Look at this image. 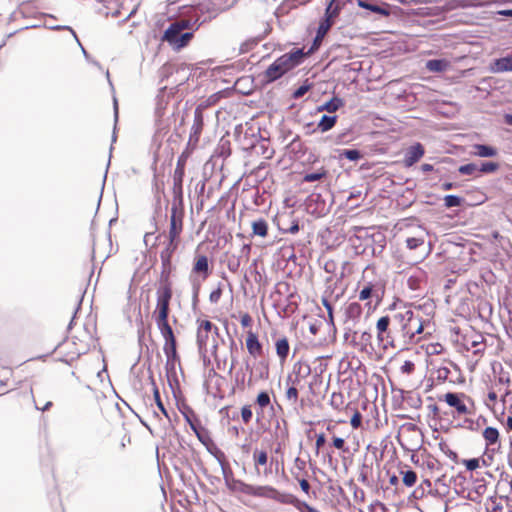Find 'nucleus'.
<instances>
[{
	"label": "nucleus",
	"mask_w": 512,
	"mask_h": 512,
	"mask_svg": "<svg viewBox=\"0 0 512 512\" xmlns=\"http://www.w3.org/2000/svg\"><path fill=\"white\" fill-rule=\"evenodd\" d=\"M203 21L199 18L178 19L170 23L162 35V40L167 42L174 51H180L185 48L194 37V31L197 30Z\"/></svg>",
	"instance_id": "nucleus-1"
},
{
	"label": "nucleus",
	"mask_w": 512,
	"mask_h": 512,
	"mask_svg": "<svg viewBox=\"0 0 512 512\" xmlns=\"http://www.w3.org/2000/svg\"><path fill=\"white\" fill-rule=\"evenodd\" d=\"M357 6L363 11L356 14L363 18H369L371 15H376L377 19L388 17L391 14L398 16L402 12V9L398 6L386 2L378 4V2L373 0H357Z\"/></svg>",
	"instance_id": "nucleus-2"
},
{
	"label": "nucleus",
	"mask_w": 512,
	"mask_h": 512,
	"mask_svg": "<svg viewBox=\"0 0 512 512\" xmlns=\"http://www.w3.org/2000/svg\"><path fill=\"white\" fill-rule=\"evenodd\" d=\"M484 4L481 0H445L443 4L431 7V17L443 18L453 10L480 8Z\"/></svg>",
	"instance_id": "nucleus-3"
},
{
	"label": "nucleus",
	"mask_w": 512,
	"mask_h": 512,
	"mask_svg": "<svg viewBox=\"0 0 512 512\" xmlns=\"http://www.w3.org/2000/svg\"><path fill=\"white\" fill-rule=\"evenodd\" d=\"M156 307L153 312L155 321L168 320L170 314V302L173 296L172 286H160L157 288Z\"/></svg>",
	"instance_id": "nucleus-4"
},
{
	"label": "nucleus",
	"mask_w": 512,
	"mask_h": 512,
	"mask_svg": "<svg viewBox=\"0 0 512 512\" xmlns=\"http://www.w3.org/2000/svg\"><path fill=\"white\" fill-rule=\"evenodd\" d=\"M155 323L158 330L160 331L161 336L165 340L163 345V352H167L170 350L172 352L174 350H177V339L168 320L155 321Z\"/></svg>",
	"instance_id": "nucleus-5"
},
{
	"label": "nucleus",
	"mask_w": 512,
	"mask_h": 512,
	"mask_svg": "<svg viewBox=\"0 0 512 512\" xmlns=\"http://www.w3.org/2000/svg\"><path fill=\"white\" fill-rule=\"evenodd\" d=\"M425 154L424 145L420 142H415L410 145L404 152L402 163L404 167L410 168L418 163Z\"/></svg>",
	"instance_id": "nucleus-6"
},
{
	"label": "nucleus",
	"mask_w": 512,
	"mask_h": 512,
	"mask_svg": "<svg viewBox=\"0 0 512 512\" xmlns=\"http://www.w3.org/2000/svg\"><path fill=\"white\" fill-rule=\"evenodd\" d=\"M456 160L451 157H442L436 162V176L439 181L444 178H453L456 173Z\"/></svg>",
	"instance_id": "nucleus-7"
},
{
	"label": "nucleus",
	"mask_w": 512,
	"mask_h": 512,
	"mask_svg": "<svg viewBox=\"0 0 512 512\" xmlns=\"http://www.w3.org/2000/svg\"><path fill=\"white\" fill-rule=\"evenodd\" d=\"M466 397L463 393L447 392L440 396L439 401H444L448 406L454 408L458 414H468L469 409L462 398Z\"/></svg>",
	"instance_id": "nucleus-8"
},
{
	"label": "nucleus",
	"mask_w": 512,
	"mask_h": 512,
	"mask_svg": "<svg viewBox=\"0 0 512 512\" xmlns=\"http://www.w3.org/2000/svg\"><path fill=\"white\" fill-rule=\"evenodd\" d=\"M183 217L184 210H176L175 208L170 209L168 238H179L183 230Z\"/></svg>",
	"instance_id": "nucleus-9"
},
{
	"label": "nucleus",
	"mask_w": 512,
	"mask_h": 512,
	"mask_svg": "<svg viewBox=\"0 0 512 512\" xmlns=\"http://www.w3.org/2000/svg\"><path fill=\"white\" fill-rule=\"evenodd\" d=\"M307 209L315 217L324 216L328 209L321 194H311L307 199Z\"/></svg>",
	"instance_id": "nucleus-10"
},
{
	"label": "nucleus",
	"mask_w": 512,
	"mask_h": 512,
	"mask_svg": "<svg viewBox=\"0 0 512 512\" xmlns=\"http://www.w3.org/2000/svg\"><path fill=\"white\" fill-rule=\"evenodd\" d=\"M192 12L195 18L198 17L199 19L200 16L204 14H209V19L215 18L220 14L213 0H198L197 2H194Z\"/></svg>",
	"instance_id": "nucleus-11"
},
{
	"label": "nucleus",
	"mask_w": 512,
	"mask_h": 512,
	"mask_svg": "<svg viewBox=\"0 0 512 512\" xmlns=\"http://www.w3.org/2000/svg\"><path fill=\"white\" fill-rule=\"evenodd\" d=\"M391 319L388 315L382 316L376 323L377 340L383 349H387L389 346L394 347V340L387 341L385 343L384 335L389 331Z\"/></svg>",
	"instance_id": "nucleus-12"
},
{
	"label": "nucleus",
	"mask_w": 512,
	"mask_h": 512,
	"mask_svg": "<svg viewBox=\"0 0 512 512\" xmlns=\"http://www.w3.org/2000/svg\"><path fill=\"white\" fill-rule=\"evenodd\" d=\"M177 408L182 414L185 422L189 425L190 429L193 430L196 427H200L201 421L195 411L185 401H177Z\"/></svg>",
	"instance_id": "nucleus-13"
},
{
	"label": "nucleus",
	"mask_w": 512,
	"mask_h": 512,
	"mask_svg": "<svg viewBox=\"0 0 512 512\" xmlns=\"http://www.w3.org/2000/svg\"><path fill=\"white\" fill-rule=\"evenodd\" d=\"M491 73L512 72V53L505 56L494 58L488 66Z\"/></svg>",
	"instance_id": "nucleus-14"
},
{
	"label": "nucleus",
	"mask_w": 512,
	"mask_h": 512,
	"mask_svg": "<svg viewBox=\"0 0 512 512\" xmlns=\"http://www.w3.org/2000/svg\"><path fill=\"white\" fill-rule=\"evenodd\" d=\"M222 472H223V476H224V480H225V485L230 491L241 492L243 494L248 495L250 484L244 482L243 480L236 479L233 476L232 472L227 474L225 468L222 469Z\"/></svg>",
	"instance_id": "nucleus-15"
},
{
	"label": "nucleus",
	"mask_w": 512,
	"mask_h": 512,
	"mask_svg": "<svg viewBox=\"0 0 512 512\" xmlns=\"http://www.w3.org/2000/svg\"><path fill=\"white\" fill-rule=\"evenodd\" d=\"M204 127V115L200 107H197L194 111V120L191 127L189 141L198 143L202 130Z\"/></svg>",
	"instance_id": "nucleus-16"
},
{
	"label": "nucleus",
	"mask_w": 512,
	"mask_h": 512,
	"mask_svg": "<svg viewBox=\"0 0 512 512\" xmlns=\"http://www.w3.org/2000/svg\"><path fill=\"white\" fill-rule=\"evenodd\" d=\"M249 496L253 497H263V498H269L274 499L277 495H279V491L270 485H249Z\"/></svg>",
	"instance_id": "nucleus-17"
},
{
	"label": "nucleus",
	"mask_w": 512,
	"mask_h": 512,
	"mask_svg": "<svg viewBox=\"0 0 512 512\" xmlns=\"http://www.w3.org/2000/svg\"><path fill=\"white\" fill-rule=\"evenodd\" d=\"M337 120L338 116L336 114H323L317 122L316 127L311 131L308 130L307 133H314L316 131L321 133L328 132L336 125Z\"/></svg>",
	"instance_id": "nucleus-18"
},
{
	"label": "nucleus",
	"mask_w": 512,
	"mask_h": 512,
	"mask_svg": "<svg viewBox=\"0 0 512 512\" xmlns=\"http://www.w3.org/2000/svg\"><path fill=\"white\" fill-rule=\"evenodd\" d=\"M362 315V306L358 302H351L345 308L344 324H352L353 326L359 321Z\"/></svg>",
	"instance_id": "nucleus-19"
},
{
	"label": "nucleus",
	"mask_w": 512,
	"mask_h": 512,
	"mask_svg": "<svg viewBox=\"0 0 512 512\" xmlns=\"http://www.w3.org/2000/svg\"><path fill=\"white\" fill-rule=\"evenodd\" d=\"M473 149V155L479 158H494L499 154L497 147L486 143H476Z\"/></svg>",
	"instance_id": "nucleus-20"
},
{
	"label": "nucleus",
	"mask_w": 512,
	"mask_h": 512,
	"mask_svg": "<svg viewBox=\"0 0 512 512\" xmlns=\"http://www.w3.org/2000/svg\"><path fill=\"white\" fill-rule=\"evenodd\" d=\"M192 272L194 273H202L203 279H206L211 273L209 267V259L204 254H198L194 258Z\"/></svg>",
	"instance_id": "nucleus-21"
},
{
	"label": "nucleus",
	"mask_w": 512,
	"mask_h": 512,
	"mask_svg": "<svg viewBox=\"0 0 512 512\" xmlns=\"http://www.w3.org/2000/svg\"><path fill=\"white\" fill-rule=\"evenodd\" d=\"M451 63L446 58H433L426 61L425 67L429 72L443 73L446 72Z\"/></svg>",
	"instance_id": "nucleus-22"
},
{
	"label": "nucleus",
	"mask_w": 512,
	"mask_h": 512,
	"mask_svg": "<svg viewBox=\"0 0 512 512\" xmlns=\"http://www.w3.org/2000/svg\"><path fill=\"white\" fill-rule=\"evenodd\" d=\"M345 105V101L343 98L339 96H332L330 99L325 101L323 104L317 107L318 112L326 111L328 114H332L338 109L342 108Z\"/></svg>",
	"instance_id": "nucleus-23"
},
{
	"label": "nucleus",
	"mask_w": 512,
	"mask_h": 512,
	"mask_svg": "<svg viewBox=\"0 0 512 512\" xmlns=\"http://www.w3.org/2000/svg\"><path fill=\"white\" fill-rule=\"evenodd\" d=\"M246 347L248 353L253 357H257L258 355H260L262 351V344L258 339V335L253 331H249L247 334Z\"/></svg>",
	"instance_id": "nucleus-24"
},
{
	"label": "nucleus",
	"mask_w": 512,
	"mask_h": 512,
	"mask_svg": "<svg viewBox=\"0 0 512 512\" xmlns=\"http://www.w3.org/2000/svg\"><path fill=\"white\" fill-rule=\"evenodd\" d=\"M284 71L277 65L275 60L264 71V83L270 84L284 76Z\"/></svg>",
	"instance_id": "nucleus-25"
},
{
	"label": "nucleus",
	"mask_w": 512,
	"mask_h": 512,
	"mask_svg": "<svg viewBox=\"0 0 512 512\" xmlns=\"http://www.w3.org/2000/svg\"><path fill=\"white\" fill-rule=\"evenodd\" d=\"M179 238H168L164 249L160 252L161 262L172 261L173 254L178 248Z\"/></svg>",
	"instance_id": "nucleus-26"
},
{
	"label": "nucleus",
	"mask_w": 512,
	"mask_h": 512,
	"mask_svg": "<svg viewBox=\"0 0 512 512\" xmlns=\"http://www.w3.org/2000/svg\"><path fill=\"white\" fill-rule=\"evenodd\" d=\"M162 270L159 278L160 286H172L171 274L175 269L172 261L161 262Z\"/></svg>",
	"instance_id": "nucleus-27"
},
{
	"label": "nucleus",
	"mask_w": 512,
	"mask_h": 512,
	"mask_svg": "<svg viewBox=\"0 0 512 512\" xmlns=\"http://www.w3.org/2000/svg\"><path fill=\"white\" fill-rule=\"evenodd\" d=\"M335 151L339 160L345 158L351 162H357L364 157V153L356 148L336 149Z\"/></svg>",
	"instance_id": "nucleus-28"
},
{
	"label": "nucleus",
	"mask_w": 512,
	"mask_h": 512,
	"mask_svg": "<svg viewBox=\"0 0 512 512\" xmlns=\"http://www.w3.org/2000/svg\"><path fill=\"white\" fill-rule=\"evenodd\" d=\"M186 65H175L171 63H165L159 70V76L161 82L167 80L172 74L179 73L180 71L186 70Z\"/></svg>",
	"instance_id": "nucleus-29"
},
{
	"label": "nucleus",
	"mask_w": 512,
	"mask_h": 512,
	"mask_svg": "<svg viewBox=\"0 0 512 512\" xmlns=\"http://www.w3.org/2000/svg\"><path fill=\"white\" fill-rule=\"evenodd\" d=\"M306 0H284L275 10L274 15L279 19L282 15L287 14L291 9L305 3Z\"/></svg>",
	"instance_id": "nucleus-30"
},
{
	"label": "nucleus",
	"mask_w": 512,
	"mask_h": 512,
	"mask_svg": "<svg viewBox=\"0 0 512 512\" xmlns=\"http://www.w3.org/2000/svg\"><path fill=\"white\" fill-rule=\"evenodd\" d=\"M482 436L487 446L498 444L500 446V434L496 427L488 426L483 432Z\"/></svg>",
	"instance_id": "nucleus-31"
},
{
	"label": "nucleus",
	"mask_w": 512,
	"mask_h": 512,
	"mask_svg": "<svg viewBox=\"0 0 512 512\" xmlns=\"http://www.w3.org/2000/svg\"><path fill=\"white\" fill-rule=\"evenodd\" d=\"M466 200L463 196L456 194H447L443 197V206L446 209L463 207Z\"/></svg>",
	"instance_id": "nucleus-32"
},
{
	"label": "nucleus",
	"mask_w": 512,
	"mask_h": 512,
	"mask_svg": "<svg viewBox=\"0 0 512 512\" xmlns=\"http://www.w3.org/2000/svg\"><path fill=\"white\" fill-rule=\"evenodd\" d=\"M275 349L280 361L284 362L288 357L290 349L288 338L286 336L279 338L275 342Z\"/></svg>",
	"instance_id": "nucleus-33"
},
{
	"label": "nucleus",
	"mask_w": 512,
	"mask_h": 512,
	"mask_svg": "<svg viewBox=\"0 0 512 512\" xmlns=\"http://www.w3.org/2000/svg\"><path fill=\"white\" fill-rule=\"evenodd\" d=\"M164 354L167 358L166 365H165L167 375L169 376L172 373L175 374L176 364L180 363V356H179L177 350H174L172 352L170 350V351L164 352Z\"/></svg>",
	"instance_id": "nucleus-34"
},
{
	"label": "nucleus",
	"mask_w": 512,
	"mask_h": 512,
	"mask_svg": "<svg viewBox=\"0 0 512 512\" xmlns=\"http://www.w3.org/2000/svg\"><path fill=\"white\" fill-rule=\"evenodd\" d=\"M284 54L295 68L302 64L306 57V53L304 52L303 48H293Z\"/></svg>",
	"instance_id": "nucleus-35"
},
{
	"label": "nucleus",
	"mask_w": 512,
	"mask_h": 512,
	"mask_svg": "<svg viewBox=\"0 0 512 512\" xmlns=\"http://www.w3.org/2000/svg\"><path fill=\"white\" fill-rule=\"evenodd\" d=\"M252 235L266 237L268 234V222L264 218H258L252 222Z\"/></svg>",
	"instance_id": "nucleus-36"
},
{
	"label": "nucleus",
	"mask_w": 512,
	"mask_h": 512,
	"mask_svg": "<svg viewBox=\"0 0 512 512\" xmlns=\"http://www.w3.org/2000/svg\"><path fill=\"white\" fill-rule=\"evenodd\" d=\"M329 172L324 167H321L320 169L312 172H307L303 175L302 181L306 183H312L319 180H322L323 178L328 177Z\"/></svg>",
	"instance_id": "nucleus-37"
},
{
	"label": "nucleus",
	"mask_w": 512,
	"mask_h": 512,
	"mask_svg": "<svg viewBox=\"0 0 512 512\" xmlns=\"http://www.w3.org/2000/svg\"><path fill=\"white\" fill-rule=\"evenodd\" d=\"M311 367L298 361L293 366V373L296 375L294 382L299 383L300 378H306L311 374Z\"/></svg>",
	"instance_id": "nucleus-38"
},
{
	"label": "nucleus",
	"mask_w": 512,
	"mask_h": 512,
	"mask_svg": "<svg viewBox=\"0 0 512 512\" xmlns=\"http://www.w3.org/2000/svg\"><path fill=\"white\" fill-rule=\"evenodd\" d=\"M371 243L373 244L372 253L374 255L383 252L386 246L385 236L381 233L370 236Z\"/></svg>",
	"instance_id": "nucleus-39"
},
{
	"label": "nucleus",
	"mask_w": 512,
	"mask_h": 512,
	"mask_svg": "<svg viewBox=\"0 0 512 512\" xmlns=\"http://www.w3.org/2000/svg\"><path fill=\"white\" fill-rule=\"evenodd\" d=\"M49 29L55 30V31H60V30H68V31H70V33L72 34V36L76 40L77 44L81 48V51H82L83 56L85 57V59L88 60V61H91L90 60V54L83 47V45L81 44V42H80V40H79L75 30L72 27L67 26V25H54V26H50Z\"/></svg>",
	"instance_id": "nucleus-40"
},
{
	"label": "nucleus",
	"mask_w": 512,
	"mask_h": 512,
	"mask_svg": "<svg viewBox=\"0 0 512 512\" xmlns=\"http://www.w3.org/2000/svg\"><path fill=\"white\" fill-rule=\"evenodd\" d=\"M496 79L492 76L483 77L479 80L478 85L475 87V90L478 92H486L489 93L490 90L495 88Z\"/></svg>",
	"instance_id": "nucleus-41"
},
{
	"label": "nucleus",
	"mask_w": 512,
	"mask_h": 512,
	"mask_svg": "<svg viewBox=\"0 0 512 512\" xmlns=\"http://www.w3.org/2000/svg\"><path fill=\"white\" fill-rule=\"evenodd\" d=\"M184 176L185 169L184 166L180 164L179 160L173 174V188L183 189Z\"/></svg>",
	"instance_id": "nucleus-42"
},
{
	"label": "nucleus",
	"mask_w": 512,
	"mask_h": 512,
	"mask_svg": "<svg viewBox=\"0 0 512 512\" xmlns=\"http://www.w3.org/2000/svg\"><path fill=\"white\" fill-rule=\"evenodd\" d=\"M371 339H372V334L369 331H364V332L361 333L359 341H357L356 337L353 336L351 341H350V344L353 347H359L360 346L361 350H365V347L367 345H371Z\"/></svg>",
	"instance_id": "nucleus-43"
},
{
	"label": "nucleus",
	"mask_w": 512,
	"mask_h": 512,
	"mask_svg": "<svg viewBox=\"0 0 512 512\" xmlns=\"http://www.w3.org/2000/svg\"><path fill=\"white\" fill-rule=\"evenodd\" d=\"M400 474L402 475V482L406 487L410 488L416 484L417 474L412 468L407 467L406 470H401Z\"/></svg>",
	"instance_id": "nucleus-44"
},
{
	"label": "nucleus",
	"mask_w": 512,
	"mask_h": 512,
	"mask_svg": "<svg viewBox=\"0 0 512 512\" xmlns=\"http://www.w3.org/2000/svg\"><path fill=\"white\" fill-rule=\"evenodd\" d=\"M197 437V439L205 446L212 444V439L210 437L209 431L200 424V427H196L192 430Z\"/></svg>",
	"instance_id": "nucleus-45"
},
{
	"label": "nucleus",
	"mask_w": 512,
	"mask_h": 512,
	"mask_svg": "<svg viewBox=\"0 0 512 512\" xmlns=\"http://www.w3.org/2000/svg\"><path fill=\"white\" fill-rule=\"evenodd\" d=\"M393 391H398L400 393V396L402 398V400H404L410 407L412 408H419L422 404V400H421V397L419 395H412L411 393H408L407 396H403L404 394V390L402 389H392Z\"/></svg>",
	"instance_id": "nucleus-46"
},
{
	"label": "nucleus",
	"mask_w": 512,
	"mask_h": 512,
	"mask_svg": "<svg viewBox=\"0 0 512 512\" xmlns=\"http://www.w3.org/2000/svg\"><path fill=\"white\" fill-rule=\"evenodd\" d=\"M340 12H341V8L333 0H329L326 4L324 14L322 17L331 21Z\"/></svg>",
	"instance_id": "nucleus-47"
},
{
	"label": "nucleus",
	"mask_w": 512,
	"mask_h": 512,
	"mask_svg": "<svg viewBox=\"0 0 512 512\" xmlns=\"http://www.w3.org/2000/svg\"><path fill=\"white\" fill-rule=\"evenodd\" d=\"M478 168V172L481 174H493L499 170L500 163L495 161H482L480 165H478Z\"/></svg>",
	"instance_id": "nucleus-48"
},
{
	"label": "nucleus",
	"mask_w": 512,
	"mask_h": 512,
	"mask_svg": "<svg viewBox=\"0 0 512 512\" xmlns=\"http://www.w3.org/2000/svg\"><path fill=\"white\" fill-rule=\"evenodd\" d=\"M287 148L295 154H300L301 156L305 154V147L299 135H295L291 139V141L287 144Z\"/></svg>",
	"instance_id": "nucleus-49"
},
{
	"label": "nucleus",
	"mask_w": 512,
	"mask_h": 512,
	"mask_svg": "<svg viewBox=\"0 0 512 512\" xmlns=\"http://www.w3.org/2000/svg\"><path fill=\"white\" fill-rule=\"evenodd\" d=\"M253 461L255 468L257 470V473H259V466H265L268 462V454L265 450H259L255 449L253 452Z\"/></svg>",
	"instance_id": "nucleus-50"
},
{
	"label": "nucleus",
	"mask_w": 512,
	"mask_h": 512,
	"mask_svg": "<svg viewBox=\"0 0 512 512\" xmlns=\"http://www.w3.org/2000/svg\"><path fill=\"white\" fill-rule=\"evenodd\" d=\"M173 191V199L171 208H175L176 210H184V194L183 189L172 188Z\"/></svg>",
	"instance_id": "nucleus-51"
},
{
	"label": "nucleus",
	"mask_w": 512,
	"mask_h": 512,
	"mask_svg": "<svg viewBox=\"0 0 512 512\" xmlns=\"http://www.w3.org/2000/svg\"><path fill=\"white\" fill-rule=\"evenodd\" d=\"M259 42H261V37L258 36L245 40L240 45L239 54H246L250 52L258 45Z\"/></svg>",
	"instance_id": "nucleus-52"
},
{
	"label": "nucleus",
	"mask_w": 512,
	"mask_h": 512,
	"mask_svg": "<svg viewBox=\"0 0 512 512\" xmlns=\"http://www.w3.org/2000/svg\"><path fill=\"white\" fill-rule=\"evenodd\" d=\"M331 25V21L321 17L318 23V27L316 29V40H321L329 30Z\"/></svg>",
	"instance_id": "nucleus-53"
},
{
	"label": "nucleus",
	"mask_w": 512,
	"mask_h": 512,
	"mask_svg": "<svg viewBox=\"0 0 512 512\" xmlns=\"http://www.w3.org/2000/svg\"><path fill=\"white\" fill-rule=\"evenodd\" d=\"M192 283V309L196 310L199 303V293L201 289V281L194 278L191 279Z\"/></svg>",
	"instance_id": "nucleus-54"
},
{
	"label": "nucleus",
	"mask_w": 512,
	"mask_h": 512,
	"mask_svg": "<svg viewBox=\"0 0 512 512\" xmlns=\"http://www.w3.org/2000/svg\"><path fill=\"white\" fill-rule=\"evenodd\" d=\"M478 169V165L474 162L465 163L458 167L456 166V172L461 175H474L478 172Z\"/></svg>",
	"instance_id": "nucleus-55"
},
{
	"label": "nucleus",
	"mask_w": 512,
	"mask_h": 512,
	"mask_svg": "<svg viewBox=\"0 0 512 512\" xmlns=\"http://www.w3.org/2000/svg\"><path fill=\"white\" fill-rule=\"evenodd\" d=\"M438 446L441 452L444 453L451 461L459 463L460 460L458 454L454 450L450 449L443 439H441Z\"/></svg>",
	"instance_id": "nucleus-56"
},
{
	"label": "nucleus",
	"mask_w": 512,
	"mask_h": 512,
	"mask_svg": "<svg viewBox=\"0 0 512 512\" xmlns=\"http://www.w3.org/2000/svg\"><path fill=\"white\" fill-rule=\"evenodd\" d=\"M208 333L197 331L196 335V343L198 347L199 354H203L207 352V342H208Z\"/></svg>",
	"instance_id": "nucleus-57"
},
{
	"label": "nucleus",
	"mask_w": 512,
	"mask_h": 512,
	"mask_svg": "<svg viewBox=\"0 0 512 512\" xmlns=\"http://www.w3.org/2000/svg\"><path fill=\"white\" fill-rule=\"evenodd\" d=\"M404 316L405 322L402 324V330L408 333L410 332L411 329L414 328L413 323L417 322V317L414 315V312L410 309L404 312Z\"/></svg>",
	"instance_id": "nucleus-58"
},
{
	"label": "nucleus",
	"mask_w": 512,
	"mask_h": 512,
	"mask_svg": "<svg viewBox=\"0 0 512 512\" xmlns=\"http://www.w3.org/2000/svg\"><path fill=\"white\" fill-rule=\"evenodd\" d=\"M374 286L375 283L367 282L359 291V300L365 301L370 298H373Z\"/></svg>",
	"instance_id": "nucleus-59"
},
{
	"label": "nucleus",
	"mask_w": 512,
	"mask_h": 512,
	"mask_svg": "<svg viewBox=\"0 0 512 512\" xmlns=\"http://www.w3.org/2000/svg\"><path fill=\"white\" fill-rule=\"evenodd\" d=\"M275 62L277 63V65H279V67L284 71L285 74L295 68L285 54H282L281 56L277 57L275 59Z\"/></svg>",
	"instance_id": "nucleus-60"
},
{
	"label": "nucleus",
	"mask_w": 512,
	"mask_h": 512,
	"mask_svg": "<svg viewBox=\"0 0 512 512\" xmlns=\"http://www.w3.org/2000/svg\"><path fill=\"white\" fill-rule=\"evenodd\" d=\"M312 87V83H309L307 80H305L301 85H299L293 92H292V98L298 99L305 95L309 89Z\"/></svg>",
	"instance_id": "nucleus-61"
},
{
	"label": "nucleus",
	"mask_w": 512,
	"mask_h": 512,
	"mask_svg": "<svg viewBox=\"0 0 512 512\" xmlns=\"http://www.w3.org/2000/svg\"><path fill=\"white\" fill-rule=\"evenodd\" d=\"M503 509V505L500 502H497L495 496H490L487 499L486 511L487 512H500Z\"/></svg>",
	"instance_id": "nucleus-62"
},
{
	"label": "nucleus",
	"mask_w": 512,
	"mask_h": 512,
	"mask_svg": "<svg viewBox=\"0 0 512 512\" xmlns=\"http://www.w3.org/2000/svg\"><path fill=\"white\" fill-rule=\"evenodd\" d=\"M255 403L260 406V408H265L270 404V396L266 390H262L258 393Z\"/></svg>",
	"instance_id": "nucleus-63"
},
{
	"label": "nucleus",
	"mask_w": 512,
	"mask_h": 512,
	"mask_svg": "<svg viewBox=\"0 0 512 512\" xmlns=\"http://www.w3.org/2000/svg\"><path fill=\"white\" fill-rule=\"evenodd\" d=\"M299 512H314L317 510L314 506L310 505L308 502L304 500H300L297 497L296 503L293 505Z\"/></svg>",
	"instance_id": "nucleus-64"
}]
</instances>
